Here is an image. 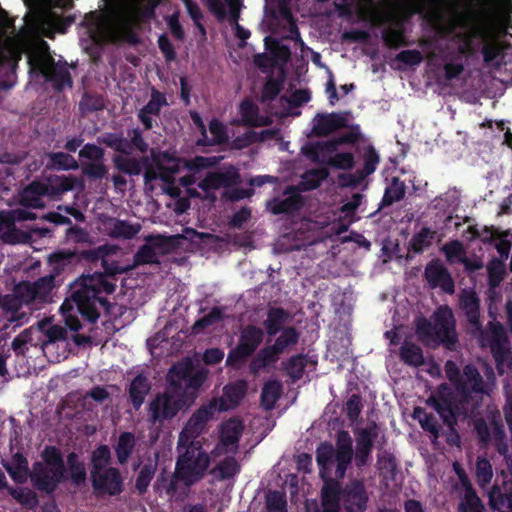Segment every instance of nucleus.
Instances as JSON below:
<instances>
[{
	"label": "nucleus",
	"instance_id": "0e129e2a",
	"mask_svg": "<svg viewBox=\"0 0 512 512\" xmlns=\"http://www.w3.org/2000/svg\"><path fill=\"white\" fill-rule=\"evenodd\" d=\"M105 108L103 96L98 94L84 93L79 102V110L83 115L88 113L101 111Z\"/></svg>",
	"mask_w": 512,
	"mask_h": 512
},
{
	"label": "nucleus",
	"instance_id": "393cba45",
	"mask_svg": "<svg viewBox=\"0 0 512 512\" xmlns=\"http://www.w3.org/2000/svg\"><path fill=\"white\" fill-rule=\"evenodd\" d=\"M167 98L163 92L156 88L151 89L149 101L138 111V120L142 123L145 130H151L154 127L152 116L158 117L164 106H167Z\"/></svg>",
	"mask_w": 512,
	"mask_h": 512
},
{
	"label": "nucleus",
	"instance_id": "c85d7f7f",
	"mask_svg": "<svg viewBox=\"0 0 512 512\" xmlns=\"http://www.w3.org/2000/svg\"><path fill=\"white\" fill-rule=\"evenodd\" d=\"M109 249L107 246H100L96 249L87 250L83 253V256L89 261H98L101 260V265L104 269L103 274L106 277L108 276H116L118 274L125 273L129 270L128 267H120L116 261L109 262L105 257L108 255Z\"/></svg>",
	"mask_w": 512,
	"mask_h": 512
},
{
	"label": "nucleus",
	"instance_id": "1a4fd4ad",
	"mask_svg": "<svg viewBox=\"0 0 512 512\" xmlns=\"http://www.w3.org/2000/svg\"><path fill=\"white\" fill-rule=\"evenodd\" d=\"M367 499L364 485L359 481L347 485L341 493L333 483L322 488L323 512H363Z\"/></svg>",
	"mask_w": 512,
	"mask_h": 512
},
{
	"label": "nucleus",
	"instance_id": "aec40b11",
	"mask_svg": "<svg viewBox=\"0 0 512 512\" xmlns=\"http://www.w3.org/2000/svg\"><path fill=\"white\" fill-rule=\"evenodd\" d=\"M241 182L239 170L234 166H229L225 170L209 171L205 177L198 183V187L208 192L220 188L234 187Z\"/></svg>",
	"mask_w": 512,
	"mask_h": 512
},
{
	"label": "nucleus",
	"instance_id": "3c124183",
	"mask_svg": "<svg viewBox=\"0 0 512 512\" xmlns=\"http://www.w3.org/2000/svg\"><path fill=\"white\" fill-rule=\"evenodd\" d=\"M113 162L117 170L129 176H138L141 174L143 169L142 157L137 159L135 157L115 155L113 157Z\"/></svg>",
	"mask_w": 512,
	"mask_h": 512
},
{
	"label": "nucleus",
	"instance_id": "79ce46f5",
	"mask_svg": "<svg viewBox=\"0 0 512 512\" xmlns=\"http://www.w3.org/2000/svg\"><path fill=\"white\" fill-rule=\"evenodd\" d=\"M406 194V186L398 177H393L386 187L378 210L389 207L395 202L401 201Z\"/></svg>",
	"mask_w": 512,
	"mask_h": 512
},
{
	"label": "nucleus",
	"instance_id": "6ab92c4d",
	"mask_svg": "<svg viewBox=\"0 0 512 512\" xmlns=\"http://www.w3.org/2000/svg\"><path fill=\"white\" fill-rule=\"evenodd\" d=\"M91 481L98 495H117L123 490V479L115 468L91 471Z\"/></svg>",
	"mask_w": 512,
	"mask_h": 512
},
{
	"label": "nucleus",
	"instance_id": "58836bf2",
	"mask_svg": "<svg viewBox=\"0 0 512 512\" xmlns=\"http://www.w3.org/2000/svg\"><path fill=\"white\" fill-rule=\"evenodd\" d=\"M331 431H334L333 437L336 441L335 448H354L353 447V438L350 435V432L345 429L344 421L339 419H335L330 423ZM317 448H334L332 444L327 442H322L319 444Z\"/></svg>",
	"mask_w": 512,
	"mask_h": 512
},
{
	"label": "nucleus",
	"instance_id": "052dcab7",
	"mask_svg": "<svg viewBox=\"0 0 512 512\" xmlns=\"http://www.w3.org/2000/svg\"><path fill=\"white\" fill-rule=\"evenodd\" d=\"M281 396V385L278 381L273 380L264 384L261 391V403L266 409L274 407L275 403Z\"/></svg>",
	"mask_w": 512,
	"mask_h": 512
},
{
	"label": "nucleus",
	"instance_id": "423d86ee",
	"mask_svg": "<svg viewBox=\"0 0 512 512\" xmlns=\"http://www.w3.org/2000/svg\"><path fill=\"white\" fill-rule=\"evenodd\" d=\"M115 290V282L107 280L102 272H96L80 278L79 288L73 291L72 300L76 303L80 314L89 322L95 323L100 317L97 306L100 305L107 311L111 306L110 302L100 294L102 292L112 294Z\"/></svg>",
	"mask_w": 512,
	"mask_h": 512
},
{
	"label": "nucleus",
	"instance_id": "ea45409f",
	"mask_svg": "<svg viewBox=\"0 0 512 512\" xmlns=\"http://www.w3.org/2000/svg\"><path fill=\"white\" fill-rule=\"evenodd\" d=\"M41 332L45 335V340L42 342V349L46 355L51 353L58 341L64 340V327L59 325H49L45 321L39 323Z\"/></svg>",
	"mask_w": 512,
	"mask_h": 512
},
{
	"label": "nucleus",
	"instance_id": "c03bdc74",
	"mask_svg": "<svg viewBox=\"0 0 512 512\" xmlns=\"http://www.w3.org/2000/svg\"><path fill=\"white\" fill-rule=\"evenodd\" d=\"M158 461V453H154L153 457H148L147 463L144 464L137 476L135 487L140 494L146 492L151 480L154 477Z\"/></svg>",
	"mask_w": 512,
	"mask_h": 512
},
{
	"label": "nucleus",
	"instance_id": "69168bd1",
	"mask_svg": "<svg viewBox=\"0 0 512 512\" xmlns=\"http://www.w3.org/2000/svg\"><path fill=\"white\" fill-rule=\"evenodd\" d=\"M67 464L69 465V474L73 484L76 486L85 485L86 469L82 462H79L75 453L68 456Z\"/></svg>",
	"mask_w": 512,
	"mask_h": 512
},
{
	"label": "nucleus",
	"instance_id": "a18cd8bd",
	"mask_svg": "<svg viewBox=\"0 0 512 512\" xmlns=\"http://www.w3.org/2000/svg\"><path fill=\"white\" fill-rule=\"evenodd\" d=\"M489 504L494 510L507 509L512 512V488L503 491L501 487L493 486L489 492Z\"/></svg>",
	"mask_w": 512,
	"mask_h": 512
},
{
	"label": "nucleus",
	"instance_id": "5701e85b",
	"mask_svg": "<svg viewBox=\"0 0 512 512\" xmlns=\"http://www.w3.org/2000/svg\"><path fill=\"white\" fill-rule=\"evenodd\" d=\"M349 111L318 113L314 118L312 134L317 137H325L334 131L348 127Z\"/></svg>",
	"mask_w": 512,
	"mask_h": 512
},
{
	"label": "nucleus",
	"instance_id": "0eeeda50",
	"mask_svg": "<svg viewBox=\"0 0 512 512\" xmlns=\"http://www.w3.org/2000/svg\"><path fill=\"white\" fill-rule=\"evenodd\" d=\"M29 13L25 22L38 37L54 38L64 34V0H23Z\"/></svg>",
	"mask_w": 512,
	"mask_h": 512
},
{
	"label": "nucleus",
	"instance_id": "f257e3e1",
	"mask_svg": "<svg viewBox=\"0 0 512 512\" xmlns=\"http://www.w3.org/2000/svg\"><path fill=\"white\" fill-rule=\"evenodd\" d=\"M486 394L452 411L454 420L447 415L443 416L442 422L450 432L448 442L460 447V436L457 432L458 421H471L475 438L480 448H508L507 435L502 419V414L497 405L491 400H485Z\"/></svg>",
	"mask_w": 512,
	"mask_h": 512
},
{
	"label": "nucleus",
	"instance_id": "a211bd4d",
	"mask_svg": "<svg viewBox=\"0 0 512 512\" xmlns=\"http://www.w3.org/2000/svg\"><path fill=\"white\" fill-rule=\"evenodd\" d=\"M285 198L273 197L266 202V209L273 215H294L304 204V197L295 185L287 186L283 191Z\"/></svg>",
	"mask_w": 512,
	"mask_h": 512
},
{
	"label": "nucleus",
	"instance_id": "4d7b16f0",
	"mask_svg": "<svg viewBox=\"0 0 512 512\" xmlns=\"http://www.w3.org/2000/svg\"><path fill=\"white\" fill-rule=\"evenodd\" d=\"M146 241L152 242L159 250L170 252L179 249L184 241V237L180 234L172 236H149Z\"/></svg>",
	"mask_w": 512,
	"mask_h": 512
},
{
	"label": "nucleus",
	"instance_id": "bf43d9fd",
	"mask_svg": "<svg viewBox=\"0 0 512 512\" xmlns=\"http://www.w3.org/2000/svg\"><path fill=\"white\" fill-rule=\"evenodd\" d=\"M23 303H25V301L19 295H17L15 291L14 295H6L4 297L3 307L12 313L9 318L11 322L17 321L23 323V321L27 319L25 313L19 312Z\"/></svg>",
	"mask_w": 512,
	"mask_h": 512
},
{
	"label": "nucleus",
	"instance_id": "2eb2a0df",
	"mask_svg": "<svg viewBox=\"0 0 512 512\" xmlns=\"http://www.w3.org/2000/svg\"><path fill=\"white\" fill-rule=\"evenodd\" d=\"M210 463V457L205 450H185L176 464V478L187 486L200 480Z\"/></svg>",
	"mask_w": 512,
	"mask_h": 512
},
{
	"label": "nucleus",
	"instance_id": "6e6552de",
	"mask_svg": "<svg viewBox=\"0 0 512 512\" xmlns=\"http://www.w3.org/2000/svg\"><path fill=\"white\" fill-rule=\"evenodd\" d=\"M416 335L423 343L434 342L453 350L458 342L456 319L448 305H441L433 312L431 320L421 317L416 322Z\"/></svg>",
	"mask_w": 512,
	"mask_h": 512
},
{
	"label": "nucleus",
	"instance_id": "5fc2aeb1",
	"mask_svg": "<svg viewBox=\"0 0 512 512\" xmlns=\"http://www.w3.org/2000/svg\"><path fill=\"white\" fill-rule=\"evenodd\" d=\"M239 114L241 116V123L244 126L255 127L259 125V108L250 98H245L241 101Z\"/></svg>",
	"mask_w": 512,
	"mask_h": 512
},
{
	"label": "nucleus",
	"instance_id": "4be33fe9",
	"mask_svg": "<svg viewBox=\"0 0 512 512\" xmlns=\"http://www.w3.org/2000/svg\"><path fill=\"white\" fill-rule=\"evenodd\" d=\"M424 276L431 288H440L447 294L455 292L454 280L439 259H433L426 265Z\"/></svg>",
	"mask_w": 512,
	"mask_h": 512
},
{
	"label": "nucleus",
	"instance_id": "7c9ffc66",
	"mask_svg": "<svg viewBox=\"0 0 512 512\" xmlns=\"http://www.w3.org/2000/svg\"><path fill=\"white\" fill-rule=\"evenodd\" d=\"M280 355L281 353L273 345L263 347L249 363L250 374L259 375L266 367L277 363Z\"/></svg>",
	"mask_w": 512,
	"mask_h": 512
},
{
	"label": "nucleus",
	"instance_id": "8fccbe9b",
	"mask_svg": "<svg viewBox=\"0 0 512 512\" xmlns=\"http://www.w3.org/2000/svg\"><path fill=\"white\" fill-rule=\"evenodd\" d=\"M98 143L104 144L115 152L130 155V143L122 134L104 133L97 138Z\"/></svg>",
	"mask_w": 512,
	"mask_h": 512
},
{
	"label": "nucleus",
	"instance_id": "09e8293b",
	"mask_svg": "<svg viewBox=\"0 0 512 512\" xmlns=\"http://www.w3.org/2000/svg\"><path fill=\"white\" fill-rule=\"evenodd\" d=\"M141 230L140 224H132L127 220L114 219L110 235L116 239H133Z\"/></svg>",
	"mask_w": 512,
	"mask_h": 512
},
{
	"label": "nucleus",
	"instance_id": "c9c22d12",
	"mask_svg": "<svg viewBox=\"0 0 512 512\" xmlns=\"http://www.w3.org/2000/svg\"><path fill=\"white\" fill-rule=\"evenodd\" d=\"M16 218L13 210L0 212V238L9 244H15L20 241L19 231L16 228Z\"/></svg>",
	"mask_w": 512,
	"mask_h": 512
},
{
	"label": "nucleus",
	"instance_id": "ddd939ff",
	"mask_svg": "<svg viewBox=\"0 0 512 512\" xmlns=\"http://www.w3.org/2000/svg\"><path fill=\"white\" fill-rule=\"evenodd\" d=\"M49 260L58 264L53 272L40 277L34 282L22 281L15 286L16 294L25 301V304L50 302L51 292L55 288V277L59 275V267L64 264V250H58L51 254Z\"/></svg>",
	"mask_w": 512,
	"mask_h": 512
},
{
	"label": "nucleus",
	"instance_id": "13d9d810",
	"mask_svg": "<svg viewBox=\"0 0 512 512\" xmlns=\"http://www.w3.org/2000/svg\"><path fill=\"white\" fill-rule=\"evenodd\" d=\"M156 246L152 242H148L142 245L133 256V267H137L144 264H157L159 263Z\"/></svg>",
	"mask_w": 512,
	"mask_h": 512
},
{
	"label": "nucleus",
	"instance_id": "774afa93",
	"mask_svg": "<svg viewBox=\"0 0 512 512\" xmlns=\"http://www.w3.org/2000/svg\"><path fill=\"white\" fill-rule=\"evenodd\" d=\"M223 319V310L221 307L215 306L210 312L195 321L192 329L195 333H199L207 327L221 321Z\"/></svg>",
	"mask_w": 512,
	"mask_h": 512
},
{
	"label": "nucleus",
	"instance_id": "20e7f679",
	"mask_svg": "<svg viewBox=\"0 0 512 512\" xmlns=\"http://www.w3.org/2000/svg\"><path fill=\"white\" fill-rule=\"evenodd\" d=\"M452 40H459L457 50L466 58L474 56L479 50L486 64H492L509 47L499 40L494 27L487 22H476L468 25L464 31L453 36Z\"/></svg>",
	"mask_w": 512,
	"mask_h": 512
},
{
	"label": "nucleus",
	"instance_id": "a878e982",
	"mask_svg": "<svg viewBox=\"0 0 512 512\" xmlns=\"http://www.w3.org/2000/svg\"><path fill=\"white\" fill-rule=\"evenodd\" d=\"M292 318V314L282 307H269L263 321L264 333L266 332L269 337H275L285 329Z\"/></svg>",
	"mask_w": 512,
	"mask_h": 512
},
{
	"label": "nucleus",
	"instance_id": "7ed1b4c3",
	"mask_svg": "<svg viewBox=\"0 0 512 512\" xmlns=\"http://www.w3.org/2000/svg\"><path fill=\"white\" fill-rule=\"evenodd\" d=\"M158 0H149L146 5L110 3L104 12L111 42L136 46L141 43L139 31L142 25L155 17Z\"/></svg>",
	"mask_w": 512,
	"mask_h": 512
},
{
	"label": "nucleus",
	"instance_id": "a19ab883",
	"mask_svg": "<svg viewBox=\"0 0 512 512\" xmlns=\"http://www.w3.org/2000/svg\"><path fill=\"white\" fill-rule=\"evenodd\" d=\"M381 38L386 47L397 50L400 47L408 46L405 29L402 23L396 22L395 27H388L382 30Z\"/></svg>",
	"mask_w": 512,
	"mask_h": 512
},
{
	"label": "nucleus",
	"instance_id": "b1692460",
	"mask_svg": "<svg viewBox=\"0 0 512 512\" xmlns=\"http://www.w3.org/2000/svg\"><path fill=\"white\" fill-rule=\"evenodd\" d=\"M459 307L466 317L470 328L479 332L482 330L480 320V298L475 290L464 289L459 295Z\"/></svg>",
	"mask_w": 512,
	"mask_h": 512
},
{
	"label": "nucleus",
	"instance_id": "de8ad7c7",
	"mask_svg": "<svg viewBox=\"0 0 512 512\" xmlns=\"http://www.w3.org/2000/svg\"><path fill=\"white\" fill-rule=\"evenodd\" d=\"M282 364L287 376L295 383L304 375L307 366V356L304 354L293 355Z\"/></svg>",
	"mask_w": 512,
	"mask_h": 512
},
{
	"label": "nucleus",
	"instance_id": "338daca9",
	"mask_svg": "<svg viewBox=\"0 0 512 512\" xmlns=\"http://www.w3.org/2000/svg\"><path fill=\"white\" fill-rule=\"evenodd\" d=\"M463 57L464 56H461L458 53V50L447 55V58L450 61L445 63L443 67L444 75L447 80L458 78L459 75L464 71V64L461 62Z\"/></svg>",
	"mask_w": 512,
	"mask_h": 512
},
{
	"label": "nucleus",
	"instance_id": "603ef678",
	"mask_svg": "<svg viewBox=\"0 0 512 512\" xmlns=\"http://www.w3.org/2000/svg\"><path fill=\"white\" fill-rule=\"evenodd\" d=\"M8 493L24 508L34 510L39 504L37 494L27 487H7Z\"/></svg>",
	"mask_w": 512,
	"mask_h": 512
},
{
	"label": "nucleus",
	"instance_id": "c756f323",
	"mask_svg": "<svg viewBox=\"0 0 512 512\" xmlns=\"http://www.w3.org/2000/svg\"><path fill=\"white\" fill-rule=\"evenodd\" d=\"M155 163L159 171V178L164 183L172 184L175 180V175L180 172L181 159L170 155L168 152H163L155 160Z\"/></svg>",
	"mask_w": 512,
	"mask_h": 512
},
{
	"label": "nucleus",
	"instance_id": "39448f33",
	"mask_svg": "<svg viewBox=\"0 0 512 512\" xmlns=\"http://www.w3.org/2000/svg\"><path fill=\"white\" fill-rule=\"evenodd\" d=\"M188 365H173L167 374L168 386L162 394L156 395L149 405L151 421L163 423L165 420L174 418L186 405L185 390L183 383L190 375Z\"/></svg>",
	"mask_w": 512,
	"mask_h": 512
},
{
	"label": "nucleus",
	"instance_id": "4468645a",
	"mask_svg": "<svg viewBox=\"0 0 512 512\" xmlns=\"http://www.w3.org/2000/svg\"><path fill=\"white\" fill-rule=\"evenodd\" d=\"M264 335V330L259 326L248 324L243 327L237 345L228 352L226 366L234 370L240 369L254 355L263 342Z\"/></svg>",
	"mask_w": 512,
	"mask_h": 512
},
{
	"label": "nucleus",
	"instance_id": "9b49d317",
	"mask_svg": "<svg viewBox=\"0 0 512 512\" xmlns=\"http://www.w3.org/2000/svg\"><path fill=\"white\" fill-rule=\"evenodd\" d=\"M28 64L31 72H36L51 83L57 92L64 90V64L55 63L54 58L48 53V45L43 39H39L37 46L28 53Z\"/></svg>",
	"mask_w": 512,
	"mask_h": 512
},
{
	"label": "nucleus",
	"instance_id": "cd10ccee",
	"mask_svg": "<svg viewBox=\"0 0 512 512\" xmlns=\"http://www.w3.org/2000/svg\"><path fill=\"white\" fill-rule=\"evenodd\" d=\"M437 231L428 226H423L414 233L408 242L406 260H411L414 255L422 254L426 249L432 246Z\"/></svg>",
	"mask_w": 512,
	"mask_h": 512
},
{
	"label": "nucleus",
	"instance_id": "473e14b6",
	"mask_svg": "<svg viewBox=\"0 0 512 512\" xmlns=\"http://www.w3.org/2000/svg\"><path fill=\"white\" fill-rule=\"evenodd\" d=\"M244 431V423L241 419L232 417L220 426V443L224 446L239 448L238 442Z\"/></svg>",
	"mask_w": 512,
	"mask_h": 512
},
{
	"label": "nucleus",
	"instance_id": "2f4dec72",
	"mask_svg": "<svg viewBox=\"0 0 512 512\" xmlns=\"http://www.w3.org/2000/svg\"><path fill=\"white\" fill-rule=\"evenodd\" d=\"M2 464L16 483L23 484L28 478L31 479L28 461L19 451L13 455L11 460L3 461Z\"/></svg>",
	"mask_w": 512,
	"mask_h": 512
},
{
	"label": "nucleus",
	"instance_id": "72a5a7b5",
	"mask_svg": "<svg viewBox=\"0 0 512 512\" xmlns=\"http://www.w3.org/2000/svg\"><path fill=\"white\" fill-rule=\"evenodd\" d=\"M266 49L269 51V57L272 60L275 68L279 69L280 74H285V66L291 58V50L287 45L280 44L279 41L265 38Z\"/></svg>",
	"mask_w": 512,
	"mask_h": 512
},
{
	"label": "nucleus",
	"instance_id": "f3484780",
	"mask_svg": "<svg viewBox=\"0 0 512 512\" xmlns=\"http://www.w3.org/2000/svg\"><path fill=\"white\" fill-rule=\"evenodd\" d=\"M215 412V402H209L198 408L180 432L177 448H202L201 445L196 447L194 440L203 432L207 423L213 419Z\"/></svg>",
	"mask_w": 512,
	"mask_h": 512
},
{
	"label": "nucleus",
	"instance_id": "bb28decb",
	"mask_svg": "<svg viewBox=\"0 0 512 512\" xmlns=\"http://www.w3.org/2000/svg\"><path fill=\"white\" fill-rule=\"evenodd\" d=\"M356 446L355 448H372L374 444H380L379 439L384 437L381 427L374 421H369L365 426L353 427Z\"/></svg>",
	"mask_w": 512,
	"mask_h": 512
},
{
	"label": "nucleus",
	"instance_id": "6e6d98bb",
	"mask_svg": "<svg viewBox=\"0 0 512 512\" xmlns=\"http://www.w3.org/2000/svg\"><path fill=\"white\" fill-rule=\"evenodd\" d=\"M284 81L285 74L279 73L277 78L269 76L263 85L261 101L270 102L275 100L283 88Z\"/></svg>",
	"mask_w": 512,
	"mask_h": 512
},
{
	"label": "nucleus",
	"instance_id": "f8f14e48",
	"mask_svg": "<svg viewBox=\"0 0 512 512\" xmlns=\"http://www.w3.org/2000/svg\"><path fill=\"white\" fill-rule=\"evenodd\" d=\"M62 193H64V176L49 175L26 185L19 192L18 202L25 208H43L46 200H54Z\"/></svg>",
	"mask_w": 512,
	"mask_h": 512
},
{
	"label": "nucleus",
	"instance_id": "f704fd0d",
	"mask_svg": "<svg viewBox=\"0 0 512 512\" xmlns=\"http://www.w3.org/2000/svg\"><path fill=\"white\" fill-rule=\"evenodd\" d=\"M150 389V382L148 381L147 377L142 373L135 376L134 379L131 381L128 393L131 404L135 410L140 409Z\"/></svg>",
	"mask_w": 512,
	"mask_h": 512
},
{
	"label": "nucleus",
	"instance_id": "dca6fc26",
	"mask_svg": "<svg viewBox=\"0 0 512 512\" xmlns=\"http://www.w3.org/2000/svg\"><path fill=\"white\" fill-rule=\"evenodd\" d=\"M317 461L322 469L336 465L335 476L343 478L348 464L353 457V450H317ZM370 450H356L354 460L357 466L365 465L370 458Z\"/></svg>",
	"mask_w": 512,
	"mask_h": 512
},
{
	"label": "nucleus",
	"instance_id": "e2e57ef3",
	"mask_svg": "<svg viewBox=\"0 0 512 512\" xmlns=\"http://www.w3.org/2000/svg\"><path fill=\"white\" fill-rule=\"evenodd\" d=\"M414 418L418 419L425 431L430 432L435 438L439 436L440 425L433 414H429L423 408L417 407L414 410Z\"/></svg>",
	"mask_w": 512,
	"mask_h": 512
},
{
	"label": "nucleus",
	"instance_id": "4c0bfd02",
	"mask_svg": "<svg viewBox=\"0 0 512 512\" xmlns=\"http://www.w3.org/2000/svg\"><path fill=\"white\" fill-rule=\"evenodd\" d=\"M399 358L404 364L411 367H420L425 363L422 348L407 340L402 343L399 349Z\"/></svg>",
	"mask_w": 512,
	"mask_h": 512
},
{
	"label": "nucleus",
	"instance_id": "49530a36",
	"mask_svg": "<svg viewBox=\"0 0 512 512\" xmlns=\"http://www.w3.org/2000/svg\"><path fill=\"white\" fill-rule=\"evenodd\" d=\"M347 128H349V131L340 134L333 140L324 142V146L326 147L327 151L333 152L340 145L355 144L361 140L362 134L360 131V126L358 124H348Z\"/></svg>",
	"mask_w": 512,
	"mask_h": 512
},
{
	"label": "nucleus",
	"instance_id": "680f3d73",
	"mask_svg": "<svg viewBox=\"0 0 512 512\" xmlns=\"http://www.w3.org/2000/svg\"><path fill=\"white\" fill-rule=\"evenodd\" d=\"M80 168L81 173L86 178L94 181L103 179L108 173V168L103 160L95 162H84V160H81Z\"/></svg>",
	"mask_w": 512,
	"mask_h": 512
},
{
	"label": "nucleus",
	"instance_id": "412c9836",
	"mask_svg": "<svg viewBox=\"0 0 512 512\" xmlns=\"http://www.w3.org/2000/svg\"><path fill=\"white\" fill-rule=\"evenodd\" d=\"M248 385L243 379L230 382L223 387V394L220 398H213L210 402H215V411H228L239 406L242 399L247 394Z\"/></svg>",
	"mask_w": 512,
	"mask_h": 512
},
{
	"label": "nucleus",
	"instance_id": "e433bc0d",
	"mask_svg": "<svg viewBox=\"0 0 512 512\" xmlns=\"http://www.w3.org/2000/svg\"><path fill=\"white\" fill-rule=\"evenodd\" d=\"M329 176V170L325 167L307 170L301 176V181L296 185L300 192L317 189Z\"/></svg>",
	"mask_w": 512,
	"mask_h": 512
},
{
	"label": "nucleus",
	"instance_id": "f03ea898",
	"mask_svg": "<svg viewBox=\"0 0 512 512\" xmlns=\"http://www.w3.org/2000/svg\"><path fill=\"white\" fill-rule=\"evenodd\" d=\"M444 370L454 388L446 384L440 385L428 398L427 403L440 418L447 415L449 419L454 420L452 411L482 394H488V390L482 375L473 364L465 365L460 371L454 361L448 360Z\"/></svg>",
	"mask_w": 512,
	"mask_h": 512
},
{
	"label": "nucleus",
	"instance_id": "864d4df0",
	"mask_svg": "<svg viewBox=\"0 0 512 512\" xmlns=\"http://www.w3.org/2000/svg\"><path fill=\"white\" fill-rule=\"evenodd\" d=\"M272 344L281 354L299 342L300 333L293 326H286Z\"/></svg>",
	"mask_w": 512,
	"mask_h": 512
},
{
	"label": "nucleus",
	"instance_id": "9d476101",
	"mask_svg": "<svg viewBox=\"0 0 512 512\" xmlns=\"http://www.w3.org/2000/svg\"><path fill=\"white\" fill-rule=\"evenodd\" d=\"M62 450H43L44 463L35 462L31 470V483L39 491L51 493L64 479Z\"/></svg>",
	"mask_w": 512,
	"mask_h": 512
},
{
	"label": "nucleus",
	"instance_id": "37998d69",
	"mask_svg": "<svg viewBox=\"0 0 512 512\" xmlns=\"http://www.w3.org/2000/svg\"><path fill=\"white\" fill-rule=\"evenodd\" d=\"M484 507L475 491L467 483H463L458 512H483Z\"/></svg>",
	"mask_w": 512,
	"mask_h": 512
}]
</instances>
